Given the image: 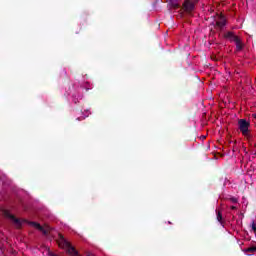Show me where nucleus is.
<instances>
[{"label":"nucleus","mask_w":256,"mask_h":256,"mask_svg":"<svg viewBox=\"0 0 256 256\" xmlns=\"http://www.w3.org/2000/svg\"><path fill=\"white\" fill-rule=\"evenodd\" d=\"M246 251H247L248 253H255V252H256V246L249 247V248H247Z\"/></svg>","instance_id":"nucleus-10"},{"label":"nucleus","mask_w":256,"mask_h":256,"mask_svg":"<svg viewBox=\"0 0 256 256\" xmlns=\"http://www.w3.org/2000/svg\"><path fill=\"white\" fill-rule=\"evenodd\" d=\"M252 230L254 231V233H256V225H255V221H252Z\"/></svg>","instance_id":"nucleus-12"},{"label":"nucleus","mask_w":256,"mask_h":256,"mask_svg":"<svg viewBox=\"0 0 256 256\" xmlns=\"http://www.w3.org/2000/svg\"><path fill=\"white\" fill-rule=\"evenodd\" d=\"M7 217H9V219L15 223L17 229H21V225H23L21 219L15 217L13 214H7Z\"/></svg>","instance_id":"nucleus-6"},{"label":"nucleus","mask_w":256,"mask_h":256,"mask_svg":"<svg viewBox=\"0 0 256 256\" xmlns=\"http://www.w3.org/2000/svg\"><path fill=\"white\" fill-rule=\"evenodd\" d=\"M236 45L237 51H243V42H241V39L239 38L236 42H234Z\"/></svg>","instance_id":"nucleus-8"},{"label":"nucleus","mask_w":256,"mask_h":256,"mask_svg":"<svg viewBox=\"0 0 256 256\" xmlns=\"http://www.w3.org/2000/svg\"><path fill=\"white\" fill-rule=\"evenodd\" d=\"M86 256H91V254H87Z\"/></svg>","instance_id":"nucleus-15"},{"label":"nucleus","mask_w":256,"mask_h":256,"mask_svg":"<svg viewBox=\"0 0 256 256\" xmlns=\"http://www.w3.org/2000/svg\"><path fill=\"white\" fill-rule=\"evenodd\" d=\"M231 203H238L239 200L235 197L230 198Z\"/></svg>","instance_id":"nucleus-11"},{"label":"nucleus","mask_w":256,"mask_h":256,"mask_svg":"<svg viewBox=\"0 0 256 256\" xmlns=\"http://www.w3.org/2000/svg\"><path fill=\"white\" fill-rule=\"evenodd\" d=\"M167 8L169 9V11L171 10H177V9H181V4H179V2L177 1H169L167 4Z\"/></svg>","instance_id":"nucleus-5"},{"label":"nucleus","mask_w":256,"mask_h":256,"mask_svg":"<svg viewBox=\"0 0 256 256\" xmlns=\"http://www.w3.org/2000/svg\"><path fill=\"white\" fill-rule=\"evenodd\" d=\"M181 9L186 13H193L195 10V3L192 1H184Z\"/></svg>","instance_id":"nucleus-2"},{"label":"nucleus","mask_w":256,"mask_h":256,"mask_svg":"<svg viewBox=\"0 0 256 256\" xmlns=\"http://www.w3.org/2000/svg\"><path fill=\"white\" fill-rule=\"evenodd\" d=\"M252 117H253V119H255V120H256V114H253V115H252Z\"/></svg>","instance_id":"nucleus-14"},{"label":"nucleus","mask_w":256,"mask_h":256,"mask_svg":"<svg viewBox=\"0 0 256 256\" xmlns=\"http://www.w3.org/2000/svg\"><path fill=\"white\" fill-rule=\"evenodd\" d=\"M224 38L228 39L231 43H235L239 39V36L235 35L232 31H228L224 34Z\"/></svg>","instance_id":"nucleus-3"},{"label":"nucleus","mask_w":256,"mask_h":256,"mask_svg":"<svg viewBox=\"0 0 256 256\" xmlns=\"http://www.w3.org/2000/svg\"><path fill=\"white\" fill-rule=\"evenodd\" d=\"M216 215H217V221H219V223H222L223 214L221 213V210H216Z\"/></svg>","instance_id":"nucleus-9"},{"label":"nucleus","mask_w":256,"mask_h":256,"mask_svg":"<svg viewBox=\"0 0 256 256\" xmlns=\"http://www.w3.org/2000/svg\"><path fill=\"white\" fill-rule=\"evenodd\" d=\"M249 127H251V123H249V121L246 119L238 120V128L244 137L249 136Z\"/></svg>","instance_id":"nucleus-1"},{"label":"nucleus","mask_w":256,"mask_h":256,"mask_svg":"<svg viewBox=\"0 0 256 256\" xmlns=\"http://www.w3.org/2000/svg\"><path fill=\"white\" fill-rule=\"evenodd\" d=\"M230 209H232L233 211H235V209H237L236 206H231Z\"/></svg>","instance_id":"nucleus-13"},{"label":"nucleus","mask_w":256,"mask_h":256,"mask_svg":"<svg viewBox=\"0 0 256 256\" xmlns=\"http://www.w3.org/2000/svg\"><path fill=\"white\" fill-rule=\"evenodd\" d=\"M30 225H32V227H36V229H38V231H41V233H43V235H49V231H47L45 228H43V226H41V224H39L37 222H30Z\"/></svg>","instance_id":"nucleus-7"},{"label":"nucleus","mask_w":256,"mask_h":256,"mask_svg":"<svg viewBox=\"0 0 256 256\" xmlns=\"http://www.w3.org/2000/svg\"><path fill=\"white\" fill-rule=\"evenodd\" d=\"M225 25H227V19H225V16L219 15L218 20L216 21V26L219 29H223V27H225Z\"/></svg>","instance_id":"nucleus-4"}]
</instances>
